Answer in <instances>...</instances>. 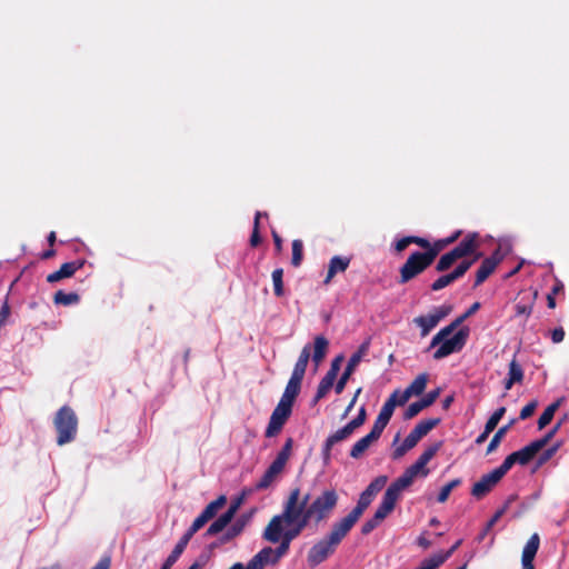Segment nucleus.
I'll list each match as a JSON object with an SVG mask.
<instances>
[{
	"instance_id": "f3484780",
	"label": "nucleus",
	"mask_w": 569,
	"mask_h": 569,
	"mask_svg": "<svg viewBox=\"0 0 569 569\" xmlns=\"http://www.w3.org/2000/svg\"><path fill=\"white\" fill-rule=\"evenodd\" d=\"M472 261L461 262L451 273L439 277L431 286L435 291L441 290L453 282L456 279L462 277L471 267Z\"/></svg>"
},
{
	"instance_id": "680f3d73",
	"label": "nucleus",
	"mask_w": 569,
	"mask_h": 569,
	"mask_svg": "<svg viewBox=\"0 0 569 569\" xmlns=\"http://www.w3.org/2000/svg\"><path fill=\"white\" fill-rule=\"evenodd\" d=\"M420 438L411 430L410 433L405 438V449H412L419 442Z\"/></svg>"
},
{
	"instance_id": "bb28decb",
	"label": "nucleus",
	"mask_w": 569,
	"mask_h": 569,
	"mask_svg": "<svg viewBox=\"0 0 569 569\" xmlns=\"http://www.w3.org/2000/svg\"><path fill=\"white\" fill-rule=\"evenodd\" d=\"M249 520H250V517L249 516H246V515H242L240 516L229 528L228 530L226 531V533L223 535L221 541L222 542H228L230 540H232L233 538L238 537L239 535H241V532L244 530V528L247 527V525L249 523Z\"/></svg>"
},
{
	"instance_id": "72a5a7b5",
	"label": "nucleus",
	"mask_w": 569,
	"mask_h": 569,
	"mask_svg": "<svg viewBox=\"0 0 569 569\" xmlns=\"http://www.w3.org/2000/svg\"><path fill=\"white\" fill-rule=\"evenodd\" d=\"M439 422L438 419H428L422 420L412 429V431L421 439L425 437L429 431H431L437 423Z\"/></svg>"
},
{
	"instance_id": "8fccbe9b",
	"label": "nucleus",
	"mask_w": 569,
	"mask_h": 569,
	"mask_svg": "<svg viewBox=\"0 0 569 569\" xmlns=\"http://www.w3.org/2000/svg\"><path fill=\"white\" fill-rule=\"evenodd\" d=\"M426 407L421 402V400L410 403L409 407L405 411V419H411V418L416 417Z\"/></svg>"
},
{
	"instance_id": "473e14b6",
	"label": "nucleus",
	"mask_w": 569,
	"mask_h": 569,
	"mask_svg": "<svg viewBox=\"0 0 569 569\" xmlns=\"http://www.w3.org/2000/svg\"><path fill=\"white\" fill-rule=\"evenodd\" d=\"M559 406H560V400H557L556 402L551 403L543 410V412L541 413V416L539 417V420H538L539 429H543L547 425H549L551 422Z\"/></svg>"
},
{
	"instance_id": "de8ad7c7",
	"label": "nucleus",
	"mask_w": 569,
	"mask_h": 569,
	"mask_svg": "<svg viewBox=\"0 0 569 569\" xmlns=\"http://www.w3.org/2000/svg\"><path fill=\"white\" fill-rule=\"evenodd\" d=\"M79 268L80 264L77 262H66L60 267L58 271L60 277L64 279L71 277Z\"/></svg>"
},
{
	"instance_id": "c03bdc74",
	"label": "nucleus",
	"mask_w": 569,
	"mask_h": 569,
	"mask_svg": "<svg viewBox=\"0 0 569 569\" xmlns=\"http://www.w3.org/2000/svg\"><path fill=\"white\" fill-rule=\"evenodd\" d=\"M292 443H293V441L291 438L287 439L281 451L277 455L274 460H277L286 466V463L291 455Z\"/></svg>"
},
{
	"instance_id": "e2e57ef3",
	"label": "nucleus",
	"mask_w": 569,
	"mask_h": 569,
	"mask_svg": "<svg viewBox=\"0 0 569 569\" xmlns=\"http://www.w3.org/2000/svg\"><path fill=\"white\" fill-rule=\"evenodd\" d=\"M515 309H516V316H523L526 318H528L532 312V308L530 306L521 303V302L517 303Z\"/></svg>"
},
{
	"instance_id": "bf43d9fd",
	"label": "nucleus",
	"mask_w": 569,
	"mask_h": 569,
	"mask_svg": "<svg viewBox=\"0 0 569 569\" xmlns=\"http://www.w3.org/2000/svg\"><path fill=\"white\" fill-rule=\"evenodd\" d=\"M381 521L380 520H377L376 517L373 516L371 519L367 520L363 525H362V528H361V532L363 535H368L376 527L379 526Z\"/></svg>"
},
{
	"instance_id": "4c0bfd02",
	"label": "nucleus",
	"mask_w": 569,
	"mask_h": 569,
	"mask_svg": "<svg viewBox=\"0 0 569 569\" xmlns=\"http://www.w3.org/2000/svg\"><path fill=\"white\" fill-rule=\"evenodd\" d=\"M460 485L459 479H453L450 482H448L446 486H443L438 495V502L443 503L448 500L451 491Z\"/></svg>"
},
{
	"instance_id": "a18cd8bd",
	"label": "nucleus",
	"mask_w": 569,
	"mask_h": 569,
	"mask_svg": "<svg viewBox=\"0 0 569 569\" xmlns=\"http://www.w3.org/2000/svg\"><path fill=\"white\" fill-rule=\"evenodd\" d=\"M508 377H510L515 382H521L523 378L522 368L516 362V360H512L509 365Z\"/></svg>"
},
{
	"instance_id": "69168bd1",
	"label": "nucleus",
	"mask_w": 569,
	"mask_h": 569,
	"mask_svg": "<svg viewBox=\"0 0 569 569\" xmlns=\"http://www.w3.org/2000/svg\"><path fill=\"white\" fill-rule=\"evenodd\" d=\"M337 377L331 376L329 373H326L325 377L319 382L320 386L326 388L327 390H330L336 381Z\"/></svg>"
},
{
	"instance_id": "7c9ffc66",
	"label": "nucleus",
	"mask_w": 569,
	"mask_h": 569,
	"mask_svg": "<svg viewBox=\"0 0 569 569\" xmlns=\"http://www.w3.org/2000/svg\"><path fill=\"white\" fill-rule=\"evenodd\" d=\"M377 439L370 433L359 439L351 448L350 456L355 459L360 458L365 451L375 442Z\"/></svg>"
},
{
	"instance_id": "4d7b16f0",
	"label": "nucleus",
	"mask_w": 569,
	"mask_h": 569,
	"mask_svg": "<svg viewBox=\"0 0 569 569\" xmlns=\"http://www.w3.org/2000/svg\"><path fill=\"white\" fill-rule=\"evenodd\" d=\"M537 406V401H531L528 405H526L520 411V419L525 420L529 418L535 412Z\"/></svg>"
},
{
	"instance_id": "37998d69",
	"label": "nucleus",
	"mask_w": 569,
	"mask_h": 569,
	"mask_svg": "<svg viewBox=\"0 0 569 569\" xmlns=\"http://www.w3.org/2000/svg\"><path fill=\"white\" fill-rule=\"evenodd\" d=\"M410 399L409 393L403 390H396L391 393L387 401H391L393 403V408L397 406H403Z\"/></svg>"
},
{
	"instance_id": "864d4df0",
	"label": "nucleus",
	"mask_w": 569,
	"mask_h": 569,
	"mask_svg": "<svg viewBox=\"0 0 569 569\" xmlns=\"http://www.w3.org/2000/svg\"><path fill=\"white\" fill-rule=\"evenodd\" d=\"M393 411H395L393 403L391 401H386L378 415V418H382L383 420L389 422L393 415Z\"/></svg>"
},
{
	"instance_id": "5fc2aeb1",
	"label": "nucleus",
	"mask_w": 569,
	"mask_h": 569,
	"mask_svg": "<svg viewBox=\"0 0 569 569\" xmlns=\"http://www.w3.org/2000/svg\"><path fill=\"white\" fill-rule=\"evenodd\" d=\"M460 234H461V231L458 230L452 236H450L449 238L439 240L438 242H436L435 248H432L431 250H437V253H438L446 246H448V244L452 243L453 241H456L459 238Z\"/></svg>"
},
{
	"instance_id": "a211bd4d",
	"label": "nucleus",
	"mask_w": 569,
	"mask_h": 569,
	"mask_svg": "<svg viewBox=\"0 0 569 569\" xmlns=\"http://www.w3.org/2000/svg\"><path fill=\"white\" fill-rule=\"evenodd\" d=\"M440 448V443L428 447L417 459V461L409 468L413 470L418 476L426 477L429 473L427 465L436 456Z\"/></svg>"
},
{
	"instance_id": "6ab92c4d",
	"label": "nucleus",
	"mask_w": 569,
	"mask_h": 569,
	"mask_svg": "<svg viewBox=\"0 0 569 569\" xmlns=\"http://www.w3.org/2000/svg\"><path fill=\"white\" fill-rule=\"evenodd\" d=\"M502 256L499 250L495 251L491 257L486 258L480 268L477 271L476 276V286L482 283L495 270L497 264L501 261Z\"/></svg>"
},
{
	"instance_id": "c9c22d12",
	"label": "nucleus",
	"mask_w": 569,
	"mask_h": 569,
	"mask_svg": "<svg viewBox=\"0 0 569 569\" xmlns=\"http://www.w3.org/2000/svg\"><path fill=\"white\" fill-rule=\"evenodd\" d=\"M79 301V296L74 292L66 293L63 291H58L54 295V302L58 305L69 306L72 303H77Z\"/></svg>"
},
{
	"instance_id": "09e8293b",
	"label": "nucleus",
	"mask_w": 569,
	"mask_h": 569,
	"mask_svg": "<svg viewBox=\"0 0 569 569\" xmlns=\"http://www.w3.org/2000/svg\"><path fill=\"white\" fill-rule=\"evenodd\" d=\"M507 430H508V426L500 428L495 433V436L492 437L491 441L488 445V448H487V452L488 453H490V452H492V451H495L497 449V447L499 446V443H500V441H501V439L505 436Z\"/></svg>"
},
{
	"instance_id": "603ef678",
	"label": "nucleus",
	"mask_w": 569,
	"mask_h": 569,
	"mask_svg": "<svg viewBox=\"0 0 569 569\" xmlns=\"http://www.w3.org/2000/svg\"><path fill=\"white\" fill-rule=\"evenodd\" d=\"M388 423L389 422H387L382 418L377 417L373 427L369 433L378 440Z\"/></svg>"
},
{
	"instance_id": "423d86ee",
	"label": "nucleus",
	"mask_w": 569,
	"mask_h": 569,
	"mask_svg": "<svg viewBox=\"0 0 569 569\" xmlns=\"http://www.w3.org/2000/svg\"><path fill=\"white\" fill-rule=\"evenodd\" d=\"M547 443L548 438H541L539 440L532 441L522 449L512 452L503 460V469L509 471L515 463H528Z\"/></svg>"
},
{
	"instance_id": "4468645a",
	"label": "nucleus",
	"mask_w": 569,
	"mask_h": 569,
	"mask_svg": "<svg viewBox=\"0 0 569 569\" xmlns=\"http://www.w3.org/2000/svg\"><path fill=\"white\" fill-rule=\"evenodd\" d=\"M357 520L351 517L349 513L340 519L339 521L332 525V528L328 536H326L336 547L340 545V542L345 539V537L349 533L352 527L356 525Z\"/></svg>"
},
{
	"instance_id": "ddd939ff",
	"label": "nucleus",
	"mask_w": 569,
	"mask_h": 569,
	"mask_svg": "<svg viewBox=\"0 0 569 569\" xmlns=\"http://www.w3.org/2000/svg\"><path fill=\"white\" fill-rule=\"evenodd\" d=\"M241 503V498L233 500L229 506L228 510L209 526V528L206 531V536L212 537L221 532L231 522L234 515L239 510Z\"/></svg>"
},
{
	"instance_id": "ea45409f",
	"label": "nucleus",
	"mask_w": 569,
	"mask_h": 569,
	"mask_svg": "<svg viewBox=\"0 0 569 569\" xmlns=\"http://www.w3.org/2000/svg\"><path fill=\"white\" fill-rule=\"evenodd\" d=\"M506 412V408L505 407H501L499 409H497L492 415L491 417L488 419L485 428L487 429V432H492L497 425L499 423V421L501 420V418L503 417Z\"/></svg>"
},
{
	"instance_id": "774afa93",
	"label": "nucleus",
	"mask_w": 569,
	"mask_h": 569,
	"mask_svg": "<svg viewBox=\"0 0 569 569\" xmlns=\"http://www.w3.org/2000/svg\"><path fill=\"white\" fill-rule=\"evenodd\" d=\"M410 243H411V238L405 237L396 242V250L400 252V251L405 250Z\"/></svg>"
},
{
	"instance_id": "79ce46f5",
	"label": "nucleus",
	"mask_w": 569,
	"mask_h": 569,
	"mask_svg": "<svg viewBox=\"0 0 569 569\" xmlns=\"http://www.w3.org/2000/svg\"><path fill=\"white\" fill-rule=\"evenodd\" d=\"M480 309V302H475L472 303L469 309L463 313L461 315L460 317H458L457 319H455L450 325H451V328H459L460 325L467 320L470 316H472L473 313H476L478 310Z\"/></svg>"
},
{
	"instance_id": "0eeeda50",
	"label": "nucleus",
	"mask_w": 569,
	"mask_h": 569,
	"mask_svg": "<svg viewBox=\"0 0 569 569\" xmlns=\"http://www.w3.org/2000/svg\"><path fill=\"white\" fill-rule=\"evenodd\" d=\"M226 496H219L216 500L211 501L203 511L194 519L190 528L183 535L190 541L192 536L200 530L209 520H211L217 512L226 505Z\"/></svg>"
},
{
	"instance_id": "4be33fe9",
	"label": "nucleus",
	"mask_w": 569,
	"mask_h": 569,
	"mask_svg": "<svg viewBox=\"0 0 569 569\" xmlns=\"http://www.w3.org/2000/svg\"><path fill=\"white\" fill-rule=\"evenodd\" d=\"M540 539L538 533H533L527 541L521 556L522 567L533 566V559L539 549Z\"/></svg>"
},
{
	"instance_id": "13d9d810",
	"label": "nucleus",
	"mask_w": 569,
	"mask_h": 569,
	"mask_svg": "<svg viewBox=\"0 0 569 569\" xmlns=\"http://www.w3.org/2000/svg\"><path fill=\"white\" fill-rule=\"evenodd\" d=\"M366 421V409L365 407H361L359 409L358 416L352 419L349 423L353 427V429H358L361 427Z\"/></svg>"
},
{
	"instance_id": "0e129e2a",
	"label": "nucleus",
	"mask_w": 569,
	"mask_h": 569,
	"mask_svg": "<svg viewBox=\"0 0 569 569\" xmlns=\"http://www.w3.org/2000/svg\"><path fill=\"white\" fill-rule=\"evenodd\" d=\"M341 360H342V357L341 356H338L337 358H335L331 362V366H330V369L328 370L327 373L331 375V376H335L337 377L339 371H340V363H341Z\"/></svg>"
},
{
	"instance_id": "338daca9",
	"label": "nucleus",
	"mask_w": 569,
	"mask_h": 569,
	"mask_svg": "<svg viewBox=\"0 0 569 569\" xmlns=\"http://www.w3.org/2000/svg\"><path fill=\"white\" fill-rule=\"evenodd\" d=\"M565 338V331L561 327L559 328H556L551 331V340L552 342L555 343H559L563 340Z\"/></svg>"
},
{
	"instance_id": "7ed1b4c3",
	"label": "nucleus",
	"mask_w": 569,
	"mask_h": 569,
	"mask_svg": "<svg viewBox=\"0 0 569 569\" xmlns=\"http://www.w3.org/2000/svg\"><path fill=\"white\" fill-rule=\"evenodd\" d=\"M456 330V328H451V325H448L433 336L430 342V349L437 347L433 352L436 360L443 359L462 350L469 337V329L465 327L458 331Z\"/></svg>"
},
{
	"instance_id": "1a4fd4ad",
	"label": "nucleus",
	"mask_w": 569,
	"mask_h": 569,
	"mask_svg": "<svg viewBox=\"0 0 569 569\" xmlns=\"http://www.w3.org/2000/svg\"><path fill=\"white\" fill-rule=\"evenodd\" d=\"M337 547L327 538L318 540L308 551L307 562L315 568L326 561L336 551Z\"/></svg>"
},
{
	"instance_id": "dca6fc26",
	"label": "nucleus",
	"mask_w": 569,
	"mask_h": 569,
	"mask_svg": "<svg viewBox=\"0 0 569 569\" xmlns=\"http://www.w3.org/2000/svg\"><path fill=\"white\" fill-rule=\"evenodd\" d=\"M367 350H368V343H363L360 347V349L350 357L343 373L341 375L340 379L338 380V382L336 385L335 389H336L337 393H341L343 391L348 379L350 378V376L352 375V372L355 371L357 366L360 363V361H361L362 357L366 355Z\"/></svg>"
},
{
	"instance_id": "cd10ccee",
	"label": "nucleus",
	"mask_w": 569,
	"mask_h": 569,
	"mask_svg": "<svg viewBox=\"0 0 569 569\" xmlns=\"http://www.w3.org/2000/svg\"><path fill=\"white\" fill-rule=\"evenodd\" d=\"M329 342L323 336H317L313 342L312 362L317 370L323 358L326 357Z\"/></svg>"
},
{
	"instance_id": "b1692460",
	"label": "nucleus",
	"mask_w": 569,
	"mask_h": 569,
	"mask_svg": "<svg viewBox=\"0 0 569 569\" xmlns=\"http://www.w3.org/2000/svg\"><path fill=\"white\" fill-rule=\"evenodd\" d=\"M301 382H302V380L290 377V379L286 386V389L280 398V401L284 402L289 406H293V402L300 392Z\"/></svg>"
},
{
	"instance_id": "39448f33",
	"label": "nucleus",
	"mask_w": 569,
	"mask_h": 569,
	"mask_svg": "<svg viewBox=\"0 0 569 569\" xmlns=\"http://www.w3.org/2000/svg\"><path fill=\"white\" fill-rule=\"evenodd\" d=\"M437 256V250H428L427 252L412 253L400 270L401 282L405 283L422 272L431 264Z\"/></svg>"
},
{
	"instance_id": "f257e3e1",
	"label": "nucleus",
	"mask_w": 569,
	"mask_h": 569,
	"mask_svg": "<svg viewBox=\"0 0 569 569\" xmlns=\"http://www.w3.org/2000/svg\"><path fill=\"white\" fill-rule=\"evenodd\" d=\"M292 515V508H283L280 515L271 518L262 532V538L271 543H280L276 549L271 547L262 548L257 557L263 568L267 565H276L289 550L290 543L301 532V525H297Z\"/></svg>"
},
{
	"instance_id": "2f4dec72",
	"label": "nucleus",
	"mask_w": 569,
	"mask_h": 569,
	"mask_svg": "<svg viewBox=\"0 0 569 569\" xmlns=\"http://www.w3.org/2000/svg\"><path fill=\"white\" fill-rule=\"evenodd\" d=\"M427 381L428 376L426 373H421L418 377H416L415 380L405 390L409 393L410 397L419 396L426 389Z\"/></svg>"
},
{
	"instance_id": "58836bf2",
	"label": "nucleus",
	"mask_w": 569,
	"mask_h": 569,
	"mask_svg": "<svg viewBox=\"0 0 569 569\" xmlns=\"http://www.w3.org/2000/svg\"><path fill=\"white\" fill-rule=\"evenodd\" d=\"M303 244L301 240H293L292 242V258L291 263L295 267H299L302 261Z\"/></svg>"
},
{
	"instance_id": "393cba45",
	"label": "nucleus",
	"mask_w": 569,
	"mask_h": 569,
	"mask_svg": "<svg viewBox=\"0 0 569 569\" xmlns=\"http://www.w3.org/2000/svg\"><path fill=\"white\" fill-rule=\"evenodd\" d=\"M311 355V346L306 345L295 365L291 377L302 380L306 373L307 365Z\"/></svg>"
},
{
	"instance_id": "2eb2a0df",
	"label": "nucleus",
	"mask_w": 569,
	"mask_h": 569,
	"mask_svg": "<svg viewBox=\"0 0 569 569\" xmlns=\"http://www.w3.org/2000/svg\"><path fill=\"white\" fill-rule=\"evenodd\" d=\"M479 236L478 233H469L455 249L451 251L456 254L458 259L465 258L470 254H475L476 261L481 257V253H476L477 249L479 248Z\"/></svg>"
},
{
	"instance_id": "a878e982",
	"label": "nucleus",
	"mask_w": 569,
	"mask_h": 569,
	"mask_svg": "<svg viewBox=\"0 0 569 569\" xmlns=\"http://www.w3.org/2000/svg\"><path fill=\"white\" fill-rule=\"evenodd\" d=\"M349 263H350L349 258H345V257H340V256L332 257L329 262L328 274L325 279V283L326 284L329 283L331 281V279L338 272H343L348 268Z\"/></svg>"
},
{
	"instance_id": "c85d7f7f",
	"label": "nucleus",
	"mask_w": 569,
	"mask_h": 569,
	"mask_svg": "<svg viewBox=\"0 0 569 569\" xmlns=\"http://www.w3.org/2000/svg\"><path fill=\"white\" fill-rule=\"evenodd\" d=\"M189 543V540L186 539L183 536L180 538L171 553L168 556L166 561L163 562L161 569H170L179 559V557L184 551L187 545Z\"/></svg>"
},
{
	"instance_id": "6e6d98bb",
	"label": "nucleus",
	"mask_w": 569,
	"mask_h": 569,
	"mask_svg": "<svg viewBox=\"0 0 569 569\" xmlns=\"http://www.w3.org/2000/svg\"><path fill=\"white\" fill-rule=\"evenodd\" d=\"M260 217H261V212H257L256 217H254L253 232H252L251 238H250L251 246H253V247L258 246L259 242H260V237H259V233H258V227H259V219H260Z\"/></svg>"
},
{
	"instance_id": "412c9836",
	"label": "nucleus",
	"mask_w": 569,
	"mask_h": 569,
	"mask_svg": "<svg viewBox=\"0 0 569 569\" xmlns=\"http://www.w3.org/2000/svg\"><path fill=\"white\" fill-rule=\"evenodd\" d=\"M418 477V475L408 468L402 476H400L396 481H393L389 487L388 491L395 493L396 497H400V493L408 488L413 480Z\"/></svg>"
},
{
	"instance_id": "aec40b11",
	"label": "nucleus",
	"mask_w": 569,
	"mask_h": 569,
	"mask_svg": "<svg viewBox=\"0 0 569 569\" xmlns=\"http://www.w3.org/2000/svg\"><path fill=\"white\" fill-rule=\"evenodd\" d=\"M398 499L399 498L396 497L395 493L386 490L382 500L373 515L376 519L382 522L387 518V516L395 509Z\"/></svg>"
},
{
	"instance_id": "9b49d317",
	"label": "nucleus",
	"mask_w": 569,
	"mask_h": 569,
	"mask_svg": "<svg viewBox=\"0 0 569 569\" xmlns=\"http://www.w3.org/2000/svg\"><path fill=\"white\" fill-rule=\"evenodd\" d=\"M356 431V429H353V427L348 422L345 427L338 429L337 431H335L333 433H331L325 441L323 446H322V450H321V456H322V460H323V465L325 466H328L331 461V450L332 448L348 439L349 437H351V435Z\"/></svg>"
},
{
	"instance_id": "6e6552de",
	"label": "nucleus",
	"mask_w": 569,
	"mask_h": 569,
	"mask_svg": "<svg viewBox=\"0 0 569 569\" xmlns=\"http://www.w3.org/2000/svg\"><path fill=\"white\" fill-rule=\"evenodd\" d=\"M451 312V307L443 305L433 308L428 315L413 319V322L421 329V336L426 337L437 325Z\"/></svg>"
},
{
	"instance_id": "5701e85b",
	"label": "nucleus",
	"mask_w": 569,
	"mask_h": 569,
	"mask_svg": "<svg viewBox=\"0 0 569 569\" xmlns=\"http://www.w3.org/2000/svg\"><path fill=\"white\" fill-rule=\"evenodd\" d=\"M284 465L273 460V462L269 466V468L266 470L263 476L261 477L260 481L257 485L258 489H266L268 488L272 481L281 473L283 470Z\"/></svg>"
},
{
	"instance_id": "f704fd0d",
	"label": "nucleus",
	"mask_w": 569,
	"mask_h": 569,
	"mask_svg": "<svg viewBox=\"0 0 569 569\" xmlns=\"http://www.w3.org/2000/svg\"><path fill=\"white\" fill-rule=\"evenodd\" d=\"M448 559V555H433L430 558L425 559L418 569H437L439 568L446 560Z\"/></svg>"
},
{
	"instance_id": "052dcab7",
	"label": "nucleus",
	"mask_w": 569,
	"mask_h": 569,
	"mask_svg": "<svg viewBox=\"0 0 569 569\" xmlns=\"http://www.w3.org/2000/svg\"><path fill=\"white\" fill-rule=\"evenodd\" d=\"M440 395V389H436V390H432L430 392H428L421 400V402L425 405V407H429L431 406L436 400L437 398L439 397Z\"/></svg>"
},
{
	"instance_id": "e433bc0d",
	"label": "nucleus",
	"mask_w": 569,
	"mask_h": 569,
	"mask_svg": "<svg viewBox=\"0 0 569 569\" xmlns=\"http://www.w3.org/2000/svg\"><path fill=\"white\" fill-rule=\"evenodd\" d=\"M271 277H272V282H273L274 295L277 297L283 296L284 291H283V280H282L283 271H282V269L279 268V269L273 270Z\"/></svg>"
},
{
	"instance_id": "f03ea898",
	"label": "nucleus",
	"mask_w": 569,
	"mask_h": 569,
	"mask_svg": "<svg viewBox=\"0 0 569 569\" xmlns=\"http://www.w3.org/2000/svg\"><path fill=\"white\" fill-rule=\"evenodd\" d=\"M309 501V495H306L300 500V490L293 489L283 508L291 506L295 522L301 525L305 529L310 521L320 522L329 517L331 511L335 509L338 496L335 490H326L319 497H317L307 508Z\"/></svg>"
},
{
	"instance_id": "c756f323",
	"label": "nucleus",
	"mask_w": 569,
	"mask_h": 569,
	"mask_svg": "<svg viewBox=\"0 0 569 569\" xmlns=\"http://www.w3.org/2000/svg\"><path fill=\"white\" fill-rule=\"evenodd\" d=\"M373 498H375V496H372L370 492L365 490L360 495L357 506L349 512V515L358 521L359 518L365 512V510L370 506Z\"/></svg>"
},
{
	"instance_id": "a19ab883",
	"label": "nucleus",
	"mask_w": 569,
	"mask_h": 569,
	"mask_svg": "<svg viewBox=\"0 0 569 569\" xmlns=\"http://www.w3.org/2000/svg\"><path fill=\"white\" fill-rule=\"evenodd\" d=\"M457 260L458 258L456 257V254L452 251H449L439 259L437 263V270L445 271L449 269Z\"/></svg>"
},
{
	"instance_id": "9d476101",
	"label": "nucleus",
	"mask_w": 569,
	"mask_h": 569,
	"mask_svg": "<svg viewBox=\"0 0 569 569\" xmlns=\"http://www.w3.org/2000/svg\"><path fill=\"white\" fill-rule=\"evenodd\" d=\"M291 412L292 406L279 401L271 413L268 427L266 429V437L271 438L277 436L281 431Z\"/></svg>"
},
{
	"instance_id": "49530a36",
	"label": "nucleus",
	"mask_w": 569,
	"mask_h": 569,
	"mask_svg": "<svg viewBox=\"0 0 569 569\" xmlns=\"http://www.w3.org/2000/svg\"><path fill=\"white\" fill-rule=\"evenodd\" d=\"M229 569H263V566L261 565L257 555H254L247 565H243L242 562H236Z\"/></svg>"
},
{
	"instance_id": "3c124183",
	"label": "nucleus",
	"mask_w": 569,
	"mask_h": 569,
	"mask_svg": "<svg viewBox=\"0 0 569 569\" xmlns=\"http://www.w3.org/2000/svg\"><path fill=\"white\" fill-rule=\"evenodd\" d=\"M386 481V477H379L367 487L366 491L370 492L372 496H376L383 488Z\"/></svg>"
},
{
	"instance_id": "f8f14e48",
	"label": "nucleus",
	"mask_w": 569,
	"mask_h": 569,
	"mask_svg": "<svg viewBox=\"0 0 569 569\" xmlns=\"http://www.w3.org/2000/svg\"><path fill=\"white\" fill-rule=\"evenodd\" d=\"M508 472L503 469L501 463L498 468L493 469L489 473L485 475L478 482L472 487V495L477 498L485 496L491 490V488L500 481V479Z\"/></svg>"
},
{
	"instance_id": "20e7f679",
	"label": "nucleus",
	"mask_w": 569,
	"mask_h": 569,
	"mask_svg": "<svg viewBox=\"0 0 569 569\" xmlns=\"http://www.w3.org/2000/svg\"><path fill=\"white\" fill-rule=\"evenodd\" d=\"M54 426L58 431L57 442L59 446L72 441L76 437L78 426L73 410L69 407H62L56 416Z\"/></svg>"
}]
</instances>
